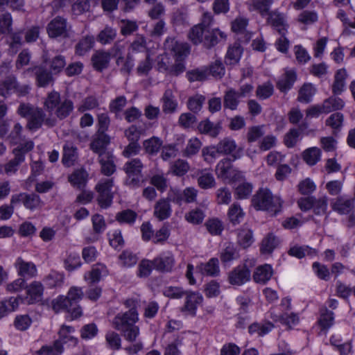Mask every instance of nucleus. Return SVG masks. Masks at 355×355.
Instances as JSON below:
<instances>
[{"instance_id":"obj_1","label":"nucleus","mask_w":355,"mask_h":355,"mask_svg":"<svg viewBox=\"0 0 355 355\" xmlns=\"http://www.w3.org/2000/svg\"><path fill=\"white\" fill-rule=\"evenodd\" d=\"M284 200L274 195L267 187H260L251 198V205L256 211H266L277 216L282 212Z\"/></svg>"},{"instance_id":"obj_2","label":"nucleus","mask_w":355,"mask_h":355,"mask_svg":"<svg viewBox=\"0 0 355 355\" xmlns=\"http://www.w3.org/2000/svg\"><path fill=\"white\" fill-rule=\"evenodd\" d=\"M138 312L135 309L117 314L113 321L115 329L129 343H135L139 336L140 331L135 323L138 321Z\"/></svg>"},{"instance_id":"obj_3","label":"nucleus","mask_w":355,"mask_h":355,"mask_svg":"<svg viewBox=\"0 0 355 355\" xmlns=\"http://www.w3.org/2000/svg\"><path fill=\"white\" fill-rule=\"evenodd\" d=\"M188 37L194 45L202 44L205 49H211L225 40L226 35L218 28L203 30L199 26H193L188 33Z\"/></svg>"},{"instance_id":"obj_4","label":"nucleus","mask_w":355,"mask_h":355,"mask_svg":"<svg viewBox=\"0 0 355 355\" xmlns=\"http://www.w3.org/2000/svg\"><path fill=\"white\" fill-rule=\"evenodd\" d=\"M241 155L237 151L232 155V158L226 157L221 159L216 165V173L218 178L228 180L230 182H236L244 178L241 171L233 168L232 162L240 158Z\"/></svg>"},{"instance_id":"obj_5","label":"nucleus","mask_w":355,"mask_h":355,"mask_svg":"<svg viewBox=\"0 0 355 355\" xmlns=\"http://www.w3.org/2000/svg\"><path fill=\"white\" fill-rule=\"evenodd\" d=\"M144 165L140 158H132L127 161L123 171L125 173V184L130 187H139L143 177Z\"/></svg>"},{"instance_id":"obj_6","label":"nucleus","mask_w":355,"mask_h":355,"mask_svg":"<svg viewBox=\"0 0 355 355\" xmlns=\"http://www.w3.org/2000/svg\"><path fill=\"white\" fill-rule=\"evenodd\" d=\"M184 296V303L180 308V311L191 318L196 317L198 306L203 302L202 295L198 291L187 290Z\"/></svg>"},{"instance_id":"obj_7","label":"nucleus","mask_w":355,"mask_h":355,"mask_svg":"<svg viewBox=\"0 0 355 355\" xmlns=\"http://www.w3.org/2000/svg\"><path fill=\"white\" fill-rule=\"evenodd\" d=\"M28 85L20 86L15 76H8L0 83V96L4 98H7L12 94L25 96L28 93Z\"/></svg>"},{"instance_id":"obj_8","label":"nucleus","mask_w":355,"mask_h":355,"mask_svg":"<svg viewBox=\"0 0 355 355\" xmlns=\"http://www.w3.org/2000/svg\"><path fill=\"white\" fill-rule=\"evenodd\" d=\"M74 331L75 329L72 326L63 324L60 327L58 333V338L55 340V347L57 350L64 352V345L73 347L78 345V339L71 335Z\"/></svg>"},{"instance_id":"obj_9","label":"nucleus","mask_w":355,"mask_h":355,"mask_svg":"<svg viewBox=\"0 0 355 355\" xmlns=\"http://www.w3.org/2000/svg\"><path fill=\"white\" fill-rule=\"evenodd\" d=\"M12 205H18L22 203L24 207L31 211H34L42 204L40 196L35 193L21 192L12 196L10 199Z\"/></svg>"},{"instance_id":"obj_10","label":"nucleus","mask_w":355,"mask_h":355,"mask_svg":"<svg viewBox=\"0 0 355 355\" xmlns=\"http://www.w3.org/2000/svg\"><path fill=\"white\" fill-rule=\"evenodd\" d=\"M69 301V305L71 306V320L79 318L83 315V310L80 305V302L83 297V291L82 288L71 286L65 296Z\"/></svg>"},{"instance_id":"obj_11","label":"nucleus","mask_w":355,"mask_h":355,"mask_svg":"<svg viewBox=\"0 0 355 355\" xmlns=\"http://www.w3.org/2000/svg\"><path fill=\"white\" fill-rule=\"evenodd\" d=\"M46 33L50 38L67 37L68 36L67 19L61 16L53 18L47 24Z\"/></svg>"},{"instance_id":"obj_12","label":"nucleus","mask_w":355,"mask_h":355,"mask_svg":"<svg viewBox=\"0 0 355 355\" xmlns=\"http://www.w3.org/2000/svg\"><path fill=\"white\" fill-rule=\"evenodd\" d=\"M251 271L246 264L239 265L228 273V282L232 286H242L250 282Z\"/></svg>"},{"instance_id":"obj_13","label":"nucleus","mask_w":355,"mask_h":355,"mask_svg":"<svg viewBox=\"0 0 355 355\" xmlns=\"http://www.w3.org/2000/svg\"><path fill=\"white\" fill-rule=\"evenodd\" d=\"M27 72L34 73L35 83L38 87H46L54 81L52 71L43 65H35L29 67Z\"/></svg>"},{"instance_id":"obj_14","label":"nucleus","mask_w":355,"mask_h":355,"mask_svg":"<svg viewBox=\"0 0 355 355\" xmlns=\"http://www.w3.org/2000/svg\"><path fill=\"white\" fill-rule=\"evenodd\" d=\"M14 267L17 271V275L21 278L29 280L37 275L36 265L32 261H26L21 257L15 260Z\"/></svg>"},{"instance_id":"obj_15","label":"nucleus","mask_w":355,"mask_h":355,"mask_svg":"<svg viewBox=\"0 0 355 355\" xmlns=\"http://www.w3.org/2000/svg\"><path fill=\"white\" fill-rule=\"evenodd\" d=\"M154 270L161 273L171 272L175 266V261L170 252L162 253L153 259Z\"/></svg>"},{"instance_id":"obj_16","label":"nucleus","mask_w":355,"mask_h":355,"mask_svg":"<svg viewBox=\"0 0 355 355\" xmlns=\"http://www.w3.org/2000/svg\"><path fill=\"white\" fill-rule=\"evenodd\" d=\"M109 275V270L105 264L97 263L92 266L89 271L84 275L85 280L88 283L89 286L96 284L101 280L106 277Z\"/></svg>"},{"instance_id":"obj_17","label":"nucleus","mask_w":355,"mask_h":355,"mask_svg":"<svg viewBox=\"0 0 355 355\" xmlns=\"http://www.w3.org/2000/svg\"><path fill=\"white\" fill-rule=\"evenodd\" d=\"M267 15V22L272 29L276 31L280 36L286 35L288 26L283 14L277 11H271Z\"/></svg>"},{"instance_id":"obj_18","label":"nucleus","mask_w":355,"mask_h":355,"mask_svg":"<svg viewBox=\"0 0 355 355\" xmlns=\"http://www.w3.org/2000/svg\"><path fill=\"white\" fill-rule=\"evenodd\" d=\"M243 53V48L239 42H235L230 44L225 55L224 62L227 67H234L238 64Z\"/></svg>"},{"instance_id":"obj_19","label":"nucleus","mask_w":355,"mask_h":355,"mask_svg":"<svg viewBox=\"0 0 355 355\" xmlns=\"http://www.w3.org/2000/svg\"><path fill=\"white\" fill-rule=\"evenodd\" d=\"M110 144V137L107 134L96 132L89 144V148L98 157H102Z\"/></svg>"},{"instance_id":"obj_20","label":"nucleus","mask_w":355,"mask_h":355,"mask_svg":"<svg viewBox=\"0 0 355 355\" xmlns=\"http://www.w3.org/2000/svg\"><path fill=\"white\" fill-rule=\"evenodd\" d=\"M222 128V124L220 121L214 123L209 119L202 120L197 125V130L200 134L212 138L217 137Z\"/></svg>"},{"instance_id":"obj_21","label":"nucleus","mask_w":355,"mask_h":355,"mask_svg":"<svg viewBox=\"0 0 355 355\" xmlns=\"http://www.w3.org/2000/svg\"><path fill=\"white\" fill-rule=\"evenodd\" d=\"M88 179L89 174L83 167L75 169L68 176V181L70 184L78 189H84L86 187Z\"/></svg>"},{"instance_id":"obj_22","label":"nucleus","mask_w":355,"mask_h":355,"mask_svg":"<svg viewBox=\"0 0 355 355\" xmlns=\"http://www.w3.org/2000/svg\"><path fill=\"white\" fill-rule=\"evenodd\" d=\"M297 79L295 69L286 70L284 76L276 83V87L282 93L286 94L293 87Z\"/></svg>"},{"instance_id":"obj_23","label":"nucleus","mask_w":355,"mask_h":355,"mask_svg":"<svg viewBox=\"0 0 355 355\" xmlns=\"http://www.w3.org/2000/svg\"><path fill=\"white\" fill-rule=\"evenodd\" d=\"M65 280V275L62 272L51 270L43 279L44 286L46 289H60Z\"/></svg>"},{"instance_id":"obj_24","label":"nucleus","mask_w":355,"mask_h":355,"mask_svg":"<svg viewBox=\"0 0 355 355\" xmlns=\"http://www.w3.org/2000/svg\"><path fill=\"white\" fill-rule=\"evenodd\" d=\"M44 286L38 281H33L26 285V291L28 304H35L40 302L43 296Z\"/></svg>"},{"instance_id":"obj_25","label":"nucleus","mask_w":355,"mask_h":355,"mask_svg":"<svg viewBox=\"0 0 355 355\" xmlns=\"http://www.w3.org/2000/svg\"><path fill=\"white\" fill-rule=\"evenodd\" d=\"M164 45L166 49H168L171 51L176 61H182L190 53V47L187 43L179 42L172 40L171 46H170L168 40L167 39Z\"/></svg>"},{"instance_id":"obj_26","label":"nucleus","mask_w":355,"mask_h":355,"mask_svg":"<svg viewBox=\"0 0 355 355\" xmlns=\"http://www.w3.org/2000/svg\"><path fill=\"white\" fill-rule=\"evenodd\" d=\"M111 55L109 52L103 50L96 51L91 58V62L94 69L102 72L107 68L110 62Z\"/></svg>"},{"instance_id":"obj_27","label":"nucleus","mask_w":355,"mask_h":355,"mask_svg":"<svg viewBox=\"0 0 355 355\" xmlns=\"http://www.w3.org/2000/svg\"><path fill=\"white\" fill-rule=\"evenodd\" d=\"M274 324L267 320L261 322H254L248 327V334L251 336L257 335L259 337H263L268 334L274 329Z\"/></svg>"},{"instance_id":"obj_28","label":"nucleus","mask_w":355,"mask_h":355,"mask_svg":"<svg viewBox=\"0 0 355 355\" xmlns=\"http://www.w3.org/2000/svg\"><path fill=\"white\" fill-rule=\"evenodd\" d=\"M171 206L167 199L162 198L155 203L153 215L159 221L168 218L171 216Z\"/></svg>"},{"instance_id":"obj_29","label":"nucleus","mask_w":355,"mask_h":355,"mask_svg":"<svg viewBox=\"0 0 355 355\" xmlns=\"http://www.w3.org/2000/svg\"><path fill=\"white\" fill-rule=\"evenodd\" d=\"M21 302L22 298L19 296L10 297L0 300V320L15 311Z\"/></svg>"},{"instance_id":"obj_30","label":"nucleus","mask_w":355,"mask_h":355,"mask_svg":"<svg viewBox=\"0 0 355 355\" xmlns=\"http://www.w3.org/2000/svg\"><path fill=\"white\" fill-rule=\"evenodd\" d=\"M273 275V269L271 265L265 263L258 266L253 274V279L258 284H266Z\"/></svg>"},{"instance_id":"obj_31","label":"nucleus","mask_w":355,"mask_h":355,"mask_svg":"<svg viewBox=\"0 0 355 355\" xmlns=\"http://www.w3.org/2000/svg\"><path fill=\"white\" fill-rule=\"evenodd\" d=\"M347 73L345 68L338 69L334 75V80L331 86L334 96L340 95L345 89V80Z\"/></svg>"},{"instance_id":"obj_32","label":"nucleus","mask_w":355,"mask_h":355,"mask_svg":"<svg viewBox=\"0 0 355 355\" xmlns=\"http://www.w3.org/2000/svg\"><path fill=\"white\" fill-rule=\"evenodd\" d=\"M354 205V198L344 199L343 197H338L334 202L332 208L340 215H347L353 211Z\"/></svg>"},{"instance_id":"obj_33","label":"nucleus","mask_w":355,"mask_h":355,"mask_svg":"<svg viewBox=\"0 0 355 355\" xmlns=\"http://www.w3.org/2000/svg\"><path fill=\"white\" fill-rule=\"evenodd\" d=\"M98 163L101 166V173L107 177L112 176L116 171V166L114 163V157L112 153H107L106 159L99 157Z\"/></svg>"},{"instance_id":"obj_34","label":"nucleus","mask_w":355,"mask_h":355,"mask_svg":"<svg viewBox=\"0 0 355 355\" xmlns=\"http://www.w3.org/2000/svg\"><path fill=\"white\" fill-rule=\"evenodd\" d=\"M51 307L55 313L66 312L68 314L67 318H70V320H71L72 311L65 295H59L57 297L53 299L51 302Z\"/></svg>"},{"instance_id":"obj_35","label":"nucleus","mask_w":355,"mask_h":355,"mask_svg":"<svg viewBox=\"0 0 355 355\" xmlns=\"http://www.w3.org/2000/svg\"><path fill=\"white\" fill-rule=\"evenodd\" d=\"M245 212L240 204L234 202L228 209L227 216L232 226L239 225L245 217Z\"/></svg>"},{"instance_id":"obj_36","label":"nucleus","mask_w":355,"mask_h":355,"mask_svg":"<svg viewBox=\"0 0 355 355\" xmlns=\"http://www.w3.org/2000/svg\"><path fill=\"white\" fill-rule=\"evenodd\" d=\"M288 255L301 259L305 256L310 257H315L318 254L316 249L309 245H293L288 251Z\"/></svg>"},{"instance_id":"obj_37","label":"nucleus","mask_w":355,"mask_h":355,"mask_svg":"<svg viewBox=\"0 0 355 355\" xmlns=\"http://www.w3.org/2000/svg\"><path fill=\"white\" fill-rule=\"evenodd\" d=\"M46 114L40 107H35L34 112L27 118V128L30 130L40 129L45 119Z\"/></svg>"},{"instance_id":"obj_38","label":"nucleus","mask_w":355,"mask_h":355,"mask_svg":"<svg viewBox=\"0 0 355 355\" xmlns=\"http://www.w3.org/2000/svg\"><path fill=\"white\" fill-rule=\"evenodd\" d=\"M236 248L232 243H228L220 252V259L224 266H230L238 258Z\"/></svg>"},{"instance_id":"obj_39","label":"nucleus","mask_w":355,"mask_h":355,"mask_svg":"<svg viewBox=\"0 0 355 355\" xmlns=\"http://www.w3.org/2000/svg\"><path fill=\"white\" fill-rule=\"evenodd\" d=\"M162 145V140L156 136H153L142 142V147L145 153L151 156L156 155L159 152Z\"/></svg>"},{"instance_id":"obj_40","label":"nucleus","mask_w":355,"mask_h":355,"mask_svg":"<svg viewBox=\"0 0 355 355\" xmlns=\"http://www.w3.org/2000/svg\"><path fill=\"white\" fill-rule=\"evenodd\" d=\"M334 320L335 315L332 311L325 309L324 311H322L317 322L320 331L326 334L334 325Z\"/></svg>"},{"instance_id":"obj_41","label":"nucleus","mask_w":355,"mask_h":355,"mask_svg":"<svg viewBox=\"0 0 355 355\" xmlns=\"http://www.w3.org/2000/svg\"><path fill=\"white\" fill-rule=\"evenodd\" d=\"M95 40L93 35L83 37L75 46V53L79 56L85 55L94 46Z\"/></svg>"},{"instance_id":"obj_42","label":"nucleus","mask_w":355,"mask_h":355,"mask_svg":"<svg viewBox=\"0 0 355 355\" xmlns=\"http://www.w3.org/2000/svg\"><path fill=\"white\" fill-rule=\"evenodd\" d=\"M316 89L312 83H305L299 89L297 100L300 103H309L312 101Z\"/></svg>"},{"instance_id":"obj_43","label":"nucleus","mask_w":355,"mask_h":355,"mask_svg":"<svg viewBox=\"0 0 355 355\" xmlns=\"http://www.w3.org/2000/svg\"><path fill=\"white\" fill-rule=\"evenodd\" d=\"M73 110V102L69 98H64L60 103L54 113L60 120H64L70 116Z\"/></svg>"},{"instance_id":"obj_44","label":"nucleus","mask_w":355,"mask_h":355,"mask_svg":"<svg viewBox=\"0 0 355 355\" xmlns=\"http://www.w3.org/2000/svg\"><path fill=\"white\" fill-rule=\"evenodd\" d=\"M207 69V77L212 76L215 79H221L225 74V67L220 59H217L208 66H205Z\"/></svg>"},{"instance_id":"obj_45","label":"nucleus","mask_w":355,"mask_h":355,"mask_svg":"<svg viewBox=\"0 0 355 355\" xmlns=\"http://www.w3.org/2000/svg\"><path fill=\"white\" fill-rule=\"evenodd\" d=\"M322 105L325 110L324 114H329L343 110L345 106V102L340 97L334 95L324 99Z\"/></svg>"},{"instance_id":"obj_46","label":"nucleus","mask_w":355,"mask_h":355,"mask_svg":"<svg viewBox=\"0 0 355 355\" xmlns=\"http://www.w3.org/2000/svg\"><path fill=\"white\" fill-rule=\"evenodd\" d=\"M78 157L77 148L73 146L64 145L62 150V163L64 166L74 165Z\"/></svg>"},{"instance_id":"obj_47","label":"nucleus","mask_w":355,"mask_h":355,"mask_svg":"<svg viewBox=\"0 0 355 355\" xmlns=\"http://www.w3.org/2000/svg\"><path fill=\"white\" fill-rule=\"evenodd\" d=\"M187 80L190 83L205 82L208 79L207 69L205 66L189 69L185 75Z\"/></svg>"},{"instance_id":"obj_48","label":"nucleus","mask_w":355,"mask_h":355,"mask_svg":"<svg viewBox=\"0 0 355 355\" xmlns=\"http://www.w3.org/2000/svg\"><path fill=\"white\" fill-rule=\"evenodd\" d=\"M344 122V115L343 113L336 112L331 114L325 121L327 126L330 127L333 130V134L336 135L340 131Z\"/></svg>"},{"instance_id":"obj_49","label":"nucleus","mask_w":355,"mask_h":355,"mask_svg":"<svg viewBox=\"0 0 355 355\" xmlns=\"http://www.w3.org/2000/svg\"><path fill=\"white\" fill-rule=\"evenodd\" d=\"M321 155V150L318 147L308 148L302 153L303 160L311 166L315 165L320 160Z\"/></svg>"},{"instance_id":"obj_50","label":"nucleus","mask_w":355,"mask_h":355,"mask_svg":"<svg viewBox=\"0 0 355 355\" xmlns=\"http://www.w3.org/2000/svg\"><path fill=\"white\" fill-rule=\"evenodd\" d=\"M240 97L237 94V91L234 89H230L226 91L223 98V106L230 110H236L239 105Z\"/></svg>"},{"instance_id":"obj_51","label":"nucleus","mask_w":355,"mask_h":355,"mask_svg":"<svg viewBox=\"0 0 355 355\" xmlns=\"http://www.w3.org/2000/svg\"><path fill=\"white\" fill-rule=\"evenodd\" d=\"M137 218V214L132 209H126L119 211L115 216L116 220L121 225H133Z\"/></svg>"},{"instance_id":"obj_52","label":"nucleus","mask_w":355,"mask_h":355,"mask_svg":"<svg viewBox=\"0 0 355 355\" xmlns=\"http://www.w3.org/2000/svg\"><path fill=\"white\" fill-rule=\"evenodd\" d=\"M202 274L209 277H217L220 274L219 261L216 257L211 258L206 263L201 264Z\"/></svg>"},{"instance_id":"obj_53","label":"nucleus","mask_w":355,"mask_h":355,"mask_svg":"<svg viewBox=\"0 0 355 355\" xmlns=\"http://www.w3.org/2000/svg\"><path fill=\"white\" fill-rule=\"evenodd\" d=\"M274 85L270 80L259 85L255 92L257 98L260 101L270 98L274 94Z\"/></svg>"},{"instance_id":"obj_54","label":"nucleus","mask_w":355,"mask_h":355,"mask_svg":"<svg viewBox=\"0 0 355 355\" xmlns=\"http://www.w3.org/2000/svg\"><path fill=\"white\" fill-rule=\"evenodd\" d=\"M61 101L60 94L53 90L47 94L44 102V107L48 112H55Z\"/></svg>"},{"instance_id":"obj_55","label":"nucleus","mask_w":355,"mask_h":355,"mask_svg":"<svg viewBox=\"0 0 355 355\" xmlns=\"http://www.w3.org/2000/svg\"><path fill=\"white\" fill-rule=\"evenodd\" d=\"M253 184L249 182H243L235 187L234 191V198L236 200L248 199L252 193Z\"/></svg>"},{"instance_id":"obj_56","label":"nucleus","mask_w":355,"mask_h":355,"mask_svg":"<svg viewBox=\"0 0 355 355\" xmlns=\"http://www.w3.org/2000/svg\"><path fill=\"white\" fill-rule=\"evenodd\" d=\"M205 226L211 236H220L224 230L223 224L218 218H208L205 223Z\"/></svg>"},{"instance_id":"obj_57","label":"nucleus","mask_w":355,"mask_h":355,"mask_svg":"<svg viewBox=\"0 0 355 355\" xmlns=\"http://www.w3.org/2000/svg\"><path fill=\"white\" fill-rule=\"evenodd\" d=\"M82 266V262L78 253L71 252L64 260V268L68 272H73Z\"/></svg>"},{"instance_id":"obj_58","label":"nucleus","mask_w":355,"mask_h":355,"mask_svg":"<svg viewBox=\"0 0 355 355\" xmlns=\"http://www.w3.org/2000/svg\"><path fill=\"white\" fill-rule=\"evenodd\" d=\"M253 232L250 229H243L238 233V243L243 249L250 247L254 243Z\"/></svg>"},{"instance_id":"obj_59","label":"nucleus","mask_w":355,"mask_h":355,"mask_svg":"<svg viewBox=\"0 0 355 355\" xmlns=\"http://www.w3.org/2000/svg\"><path fill=\"white\" fill-rule=\"evenodd\" d=\"M105 342L107 347L110 349L117 351L121 348V336L114 331H109L106 333Z\"/></svg>"},{"instance_id":"obj_60","label":"nucleus","mask_w":355,"mask_h":355,"mask_svg":"<svg viewBox=\"0 0 355 355\" xmlns=\"http://www.w3.org/2000/svg\"><path fill=\"white\" fill-rule=\"evenodd\" d=\"M279 322L287 327L288 329H292L293 327L296 326L300 322V317L295 313H283L279 315Z\"/></svg>"},{"instance_id":"obj_61","label":"nucleus","mask_w":355,"mask_h":355,"mask_svg":"<svg viewBox=\"0 0 355 355\" xmlns=\"http://www.w3.org/2000/svg\"><path fill=\"white\" fill-rule=\"evenodd\" d=\"M272 3L273 0H252L251 5L254 10L264 17L271 12L270 8Z\"/></svg>"},{"instance_id":"obj_62","label":"nucleus","mask_w":355,"mask_h":355,"mask_svg":"<svg viewBox=\"0 0 355 355\" xmlns=\"http://www.w3.org/2000/svg\"><path fill=\"white\" fill-rule=\"evenodd\" d=\"M116 31L110 26H105L100 31L97 36V40L102 44H110L116 37Z\"/></svg>"},{"instance_id":"obj_63","label":"nucleus","mask_w":355,"mask_h":355,"mask_svg":"<svg viewBox=\"0 0 355 355\" xmlns=\"http://www.w3.org/2000/svg\"><path fill=\"white\" fill-rule=\"evenodd\" d=\"M127 103V98L124 95L116 96L115 98L112 99L109 103L110 112L118 114L123 111Z\"/></svg>"},{"instance_id":"obj_64","label":"nucleus","mask_w":355,"mask_h":355,"mask_svg":"<svg viewBox=\"0 0 355 355\" xmlns=\"http://www.w3.org/2000/svg\"><path fill=\"white\" fill-rule=\"evenodd\" d=\"M219 154L230 155L236 150V144L232 139L225 137L217 144Z\"/></svg>"}]
</instances>
